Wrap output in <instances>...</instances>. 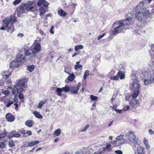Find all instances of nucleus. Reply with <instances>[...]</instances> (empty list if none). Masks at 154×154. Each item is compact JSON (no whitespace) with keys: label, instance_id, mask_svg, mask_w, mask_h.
Instances as JSON below:
<instances>
[{"label":"nucleus","instance_id":"0e129e2a","mask_svg":"<svg viewBox=\"0 0 154 154\" xmlns=\"http://www.w3.org/2000/svg\"><path fill=\"white\" fill-rule=\"evenodd\" d=\"M17 36L22 37L23 36V33H19L17 34Z\"/></svg>","mask_w":154,"mask_h":154},{"label":"nucleus","instance_id":"a19ab883","mask_svg":"<svg viewBox=\"0 0 154 154\" xmlns=\"http://www.w3.org/2000/svg\"><path fill=\"white\" fill-rule=\"evenodd\" d=\"M45 103V102L43 101H40L38 103V107L39 108H41L43 106V104H44Z\"/></svg>","mask_w":154,"mask_h":154},{"label":"nucleus","instance_id":"cd10ccee","mask_svg":"<svg viewBox=\"0 0 154 154\" xmlns=\"http://www.w3.org/2000/svg\"><path fill=\"white\" fill-rule=\"evenodd\" d=\"M25 124L27 126L31 127L33 126V121L31 120H27L25 122Z\"/></svg>","mask_w":154,"mask_h":154},{"label":"nucleus","instance_id":"6e6d98bb","mask_svg":"<svg viewBox=\"0 0 154 154\" xmlns=\"http://www.w3.org/2000/svg\"><path fill=\"white\" fill-rule=\"evenodd\" d=\"M34 8V6L32 5V6H31V7H30L28 10H27L28 11H32L33 10V8Z\"/></svg>","mask_w":154,"mask_h":154},{"label":"nucleus","instance_id":"aec40b11","mask_svg":"<svg viewBox=\"0 0 154 154\" xmlns=\"http://www.w3.org/2000/svg\"><path fill=\"white\" fill-rule=\"evenodd\" d=\"M34 1L28 2L26 3L25 4V6L26 7V10H27L30 7L34 5Z\"/></svg>","mask_w":154,"mask_h":154},{"label":"nucleus","instance_id":"ea45409f","mask_svg":"<svg viewBox=\"0 0 154 154\" xmlns=\"http://www.w3.org/2000/svg\"><path fill=\"white\" fill-rule=\"evenodd\" d=\"M17 99L16 97L15 96L14 97V98L13 99V101L14 102L16 103H14V105L15 106V108L16 109H17L18 107V105L17 103Z\"/></svg>","mask_w":154,"mask_h":154},{"label":"nucleus","instance_id":"2eb2a0df","mask_svg":"<svg viewBox=\"0 0 154 154\" xmlns=\"http://www.w3.org/2000/svg\"><path fill=\"white\" fill-rule=\"evenodd\" d=\"M5 117L7 121L9 122H13L15 119L14 117L11 113H7Z\"/></svg>","mask_w":154,"mask_h":154},{"label":"nucleus","instance_id":"680f3d73","mask_svg":"<svg viewBox=\"0 0 154 154\" xmlns=\"http://www.w3.org/2000/svg\"><path fill=\"white\" fill-rule=\"evenodd\" d=\"M112 108L115 111H116V110L117 106L116 105H114L112 107Z\"/></svg>","mask_w":154,"mask_h":154},{"label":"nucleus","instance_id":"4d7b16f0","mask_svg":"<svg viewBox=\"0 0 154 154\" xmlns=\"http://www.w3.org/2000/svg\"><path fill=\"white\" fill-rule=\"evenodd\" d=\"M115 152L117 154H122V152L121 150L115 151Z\"/></svg>","mask_w":154,"mask_h":154},{"label":"nucleus","instance_id":"f704fd0d","mask_svg":"<svg viewBox=\"0 0 154 154\" xmlns=\"http://www.w3.org/2000/svg\"><path fill=\"white\" fill-rule=\"evenodd\" d=\"M7 135V132L5 129L4 130V132L0 134V140L3 138Z\"/></svg>","mask_w":154,"mask_h":154},{"label":"nucleus","instance_id":"f3484780","mask_svg":"<svg viewBox=\"0 0 154 154\" xmlns=\"http://www.w3.org/2000/svg\"><path fill=\"white\" fill-rule=\"evenodd\" d=\"M123 137V135H121L119 136L118 137V138H119V140L112 141H111V143L113 144H116V143H118V144L119 145H121L122 143V140H120V139L122 138Z\"/></svg>","mask_w":154,"mask_h":154},{"label":"nucleus","instance_id":"f257e3e1","mask_svg":"<svg viewBox=\"0 0 154 154\" xmlns=\"http://www.w3.org/2000/svg\"><path fill=\"white\" fill-rule=\"evenodd\" d=\"M134 19L131 17H128L125 19L119 20L113 24V26H116L112 31V35H116L121 33L123 30L129 29L130 26L134 23Z\"/></svg>","mask_w":154,"mask_h":154},{"label":"nucleus","instance_id":"4be33fe9","mask_svg":"<svg viewBox=\"0 0 154 154\" xmlns=\"http://www.w3.org/2000/svg\"><path fill=\"white\" fill-rule=\"evenodd\" d=\"M153 75H151V76L150 77V79H145L144 81V84L146 85H148L151 84V83L153 82Z\"/></svg>","mask_w":154,"mask_h":154},{"label":"nucleus","instance_id":"13d9d810","mask_svg":"<svg viewBox=\"0 0 154 154\" xmlns=\"http://www.w3.org/2000/svg\"><path fill=\"white\" fill-rule=\"evenodd\" d=\"M38 31H39V33H40V34H41V35H45L44 32H43V31H42V30L39 29V30Z\"/></svg>","mask_w":154,"mask_h":154},{"label":"nucleus","instance_id":"423d86ee","mask_svg":"<svg viewBox=\"0 0 154 154\" xmlns=\"http://www.w3.org/2000/svg\"><path fill=\"white\" fill-rule=\"evenodd\" d=\"M24 50V56L26 57V56H28L30 60L32 59L33 57L36 56L35 54L33 53L32 49H25Z\"/></svg>","mask_w":154,"mask_h":154},{"label":"nucleus","instance_id":"4468645a","mask_svg":"<svg viewBox=\"0 0 154 154\" xmlns=\"http://www.w3.org/2000/svg\"><path fill=\"white\" fill-rule=\"evenodd\" d=\"M23 87H17L16 86H15L14 89L12 91V93L14 94L17 93H21L23 91Z\"/></svg>","mask_w":154,"mask_h":154},{"label":"nucleus","instance_id":"dca6fc26","mask_svg":"<svg viewBox=\"0 0 154 154\" xmlns=\"http://www.w3.org/2000/svg\"><path fill=\"white\" fill-rule=\"evenodd\" d=\"M41 49V46L39 43H37L34 46L33 50H32L33 52L34 53H35L39 52Z\"/></svg>","mask_w":154,"mask_h":154},{"label":"nucleus","instance_id":"603ef678","mask_svg":"<svg viewBox=\"0 0 154 154\" xmlns=\"http://www.w3.org/2000/svg\"><path fill=\"white\" fill-rule=\"evenodd\" d=\"M106 35L105 33H104L102 35H99L98 36V40H99L100 39L102 38Z\"/></svg>","mask_w":154,"mask_h":154},{"label":"nucleus","instance_id":"bf43d9fd","mask_svg":"<svg viewBox=\"0 0 154 154\" xmlns=\"http://www.w3.org/2000/svg\"><path fill=\"white\" fill-rule=\"evenodd\" d=\"M149 134L151 135L154 134V132L151 129H150L149 131Z\"/></svg>","mask_w":154,"mask_h":154},{"label":"nucleus","instance_id":"338daca9","mask_svg":"<svg viewBox=\"0 0 154 154\" xmlns=\"http://www.w3.org/2000/svg\"><path fill=\"white\" fill-rule=\"evenodd\" d=\"M28 146V144L27 143V144H26V143H25V144H24L23 145V147H29V146Z\"/></svg>","mask_w":154,"mask_h":154},{"label":"nucleus","instance_id":"c756f323","mask_svg":"<svg viewBox=\"0 0 154 154\" xmlns=\"http://www.w3.org/2000/svg\"><path fill=\"white\" fill-rule=\"evenodd\" d=\"M143 143L145 145L147 149H148L150 148V146L148 143V140L146 137L143 138Z\"/></svg>","mask_w":154,"mask_h":154},{"label":"nucleus","instance_id":"20e7f679","mask_svg":"<svg viewBox=\"0 0 154 154\" xmlns=\"http://www.w3.org/2000/svg\"><path fill=\"white\" fill-rule=\"evenodd\" d=\"M135 132L133 131H129L128 133L126 134L125 136L127 139L130 142L132 143V146L134 149H135L137 146L139 145L138 142V140L137 139L136 136L134 135Z\"/></svg>","mask_w":154,"mask_h":154},{"label":"nucleus","instance_id":"8fccbe9b","mask_svg":"<svg viewBox=\"0 0 154 154\" xmlns=\"http://www.w3.org/2000/svg\"><path fill=\"white\" fill-rule=\"evenodd\" d=\"M32 134V132L31 131H28L26 132L25 137H27Z\"/></svg>","mask_w":154,"mask_h":154},{"label":"nucleus","instance_id":"37998d69","mask_svg":"<svg viewBox=\"0 0 154 154\" xmlns=\"http://www.w3.org/2000/svg\"><path fill=\"white\" fill-rule=\"evenodd\" d=\"M82 67V66L81 64H75V66L74 69L77 70L79 69H80Z\"/></svg>","mask_w":154,"mask_h":154},{"label":"nucleus","instance_id":"4c0bfd02","mask_svg":"<svg viewBox=\"0 0 154 154\" xmlns=\"http://www.w3.org/2000/svg\"><path fill=\"white\" fill-rule=\"evenodd\" d=\"M90 71L89 70H86L83 76V79L84 80H85L87 76H88L89 75Z\"/></svg>","mask_w":154,"mask_h":154},{"label":"nucleus","instance_id":"7c9ffc66","mask_svg":"<svg viewBox=\"0 0 154 154\" xmlns=\"http://www.w3.org/2000/svg\"><path fill=\"white\" fill-rule=\"evenodd\" d=\"M10 66L11 68L17 67L19 66V65L16 63L15 61H12L10 63Z\"/></svg>","mask_w":154,"mask_h":154},{"label":"nucleus","instance_id":"473e14b6","mask_svg":"<svg viewBox=\"0 0 154 154\" xmlns=\"http://www.w3.org/2000/svg\"><path fill=\"white\" fill-rule=\"evenodd\" d=\"M8 146L9 147L12 148L15 146L14 142L13 140H10L8 143Z\"/></svg>","mask_w":154,"mask_h":154},{"label":"nucleus","instance_id":"1a4fd4ad","mask_svg":"<svg viewBox=\"0 0 154 154\" xmlns=\"http://www.w3.org/2000/svg\"><path fill=\"white\" fill-rule=\"evenodd\" d=\"M49 4V3L46 0H38L37 3V5L38 6H43V7L45 8L46 9H48Z\"/></svg>","mask_w":154,"mask_h":154},{"label":"nucleus","instance_id":"5701e85b","mask_svg":"<svg viewBox=\"0 0 154 154\" xmlns=\"http://www.w3.org/2000/svg\"><path fill=\"white\" fill-rule=\"evenodd\" d=\"M25 83V80L21 79L19 80L18 83L16 84V86L17 87H23Z\"/></svg>","mask_w":154,"mask_h":154},{"label":"nucleus","instance_id":"3c124183","mask_svg":"<svg viewBox=\"0 0 154 154\" xmlns=\"http://www.w3.org/2000/svg\"><path fill=\"white\" fill-rule=\"evenodd\" d=\"M20 9L21 10H26V7L25 6V4L23 5H20Z\"/></svg>","mask_w":154,"mask_h":154},{"label":"nucleus","instance_id":"393cba45","mask_svg":"<svg viewBox=\"0 0 154 154\" xmlns=\"http://www.w3.org/2000/svg\"><path fill=\"white\" fill-rule=\"evenodd\" d=\"M61 132V130L60 128L58 129L55 130L54 131V133L53 135H54V137L56 136H59Z\"/></svg>","mask_w":154,"mask_h":154},{"label":"nucleus","instance_id":"7ed1b4c3","mask_svg":"<svg viewBox=\"0 0 154 154\" xmlns=\"http://www.w3.org/2000/svg\"><path fill=\"white\" fill-rule=\"evenodd\" d=\"M151 15L149 11L146 10L144 12L141 11L137 12L135 14V17L139 21L145 23L147 18Z\"/></svg>","mask_w":154,"mask_h":154},{"label":"nucleus","instance_id":"6e6552de","mask_svg":"<svg viewBox=\"0 0 154 154\" xmlns=\"http://www.w3.org/2000/svg\"><path fill=\"white\" fill-rule=\"evenodd\" d=\"M125 75L124 72L119 71L116 76H114L112 79L113 80L117 81L119 80V78L121 79H125Z\"/></svg>","mask_w":154,"mask_h":154},{"label":"nucleus","instance_id":"b1692460","mask_svg":"<svg viewBox=\"0 0 154 154\" xmlns=\"http://www.w3.org/2000/svg\"><path fill=\"white\" fill-rule=\"evenodd\" d=\"M39 143L38 140H33L31 142L27 143L28 144V146L29 147H32L36 144H38Z\"/></svg>","mask_w":154,"mask_h":154},{"label":"nucleus","instance_id":"f8f14e48","mask_svg":"<svg viewBox=\"0 0 154 154\" xmlns=\"http://www.w3.org/2000/svg\"><path fill=\"white\" fill-rule=\"evenodd\" d=\"M146 0H143L142 1H141L140 3L136 6L134 9V10L136 12L141 11H142V9L145 2L146 1Z\"/></svg>","mask_w":154,"mask_h":154},{"label":"nucleus","instance_id":"72a5a7b5","mask_svg":"<svg viewBox=\"0 0 154 154\" xmlns=\"http://www.w3.org/2000/svg\"><path fill=\"white\" fill-rule=\"evenodd\" d=\"M111 146L110 144H107L105 148H103V150L101 151L102 153L104 151L106 150H109L111 149Z\"/></svg>","mask_w":154,"mask_h":154},{"label":"nucleus","instance_id":"052dcab7","mask_svg":"<svg viewBox=\"0 0 154 154\" xmlns=\"http://www.w3.org/2000/svg\"><path fill=\"white\" fill-rule=\"evenodd\" d=\"M85 89V87L83 85H82L81 90H80L82 92H83Z\"/></svg>","mask_w":154,"mask_h":154},{"label":"nucleus","instance_id":"9d476101","mask_svg":"<svg viewBox=\"0 0 154 154\" xmlns=\"http://www.w3.org/2000/svg\"><path fill=\"white\" fill-rule=\"evenodd\" d=\"M81 85V82H79L77 85L72 86L71 88V92L74 94H77Z\"/></svg>","mask_w":154,"mask_h":154},{"label":"nucleus","instance_id":"49530a36","mask_svg":"<svg viewBox=\"0 0 154 154\" xmlns=\"http://www.w3.org/2000/svg\"><path fill=\"white\" fill-rule=\"evenodd\" d=\"M89 125L88 124L86 125V126L81 131V132H85L87 129L89 127Z\"/></svg>","mask_w":154,"mask_h":154},{"label":"nucleus","instance_id":"9b49d317","mask_svg":"<svg viewBox=\"0 0 154 154\" xmlns=\"http://www.w3.org/2000/svg\"><path fill=\"white\" fill-rule=\"evenodd\" d=\"M27 59L26 57L23 56L22 54L17 55L16 56V61L18 62L23 63L25 62H27Z\"/></svg>","mask_w":154,"mask_h":154},{"label":"nucleus","instance_id":"864d4df0","mask_svg":"<svg viewBox=\"0 0 154 154\" xmlns=\"http://www.w3.org/2000/svg\"><path fill=\"white\" fill-rule=\"evenodd\" d=\"M20 132L21 134H23L25 136L26 134V130L24 129L21 130L20 131Z\"/></svg>","mask_w":154,"mask_h":154},{"label":"nucleus","instance_id":"c03bdc74","mask_svg":"<svg viewBox=\"0 0 154 154\" xmlns=\"http://www.w3.org/2000/svg\"><path fill=\"white\" fill-rule=\"evenodd\" d=\"M21 1V0H15L13 2V4L14 5H16L19 4Z\"/></svg>","mask_w":154,"mask_h":154},{"label":"nucleus","instance_id":"de8ad7c7","mask_svg":"<svg viewBox=\"0 0 154 154\" xmlns=\"http://www.w3.org/2000/svg\"><path fill=\"white\" fill-rule=\"evenodd\" d=\"M90 98L93 100H96L97 99V97L93 95H91L90 96Z\"/></svg>","mask_w":154,"mask_h":154},{"label":"nucleus","instance_id":"0eeeda50","mask_svg":"<svg viewBox=\"0 0 154 154\" xmlns=\"http://www.w3.org/2000/svg\"><path fill=\"white\" fill-rule=\"evenodd\" d=\"M69 91V87L65 86V87H63L62 88H57L55 90L57 94L59 96H62V94L61 92H67Z\"/></svg>","mask_w":154,"mask_h":154},{"label":"nucleus","instance_id":"a878e982","mask_svg":"<svg viewBox=\"0 0 154 154\" xmlns=\"http://www.w3.org/2000/svg\"><path fill=\"white\" fill-rule=\"evenodd\" d=\"M44 7H41L39 8V15L41 16L43 14H45L46 12V8Z\"/></svg>","mask_w":154,"mask_h":154},{"label":"nucleus","instance_id":"79ce46f5","mask_svg":"<svg viewBox=\"0 0 154 154\" xmlns=\"http://www.w3.org/2000/svg\"><path fill=\"white\" fill-rule=\"evenodd\" d=\"M13 101H11V100H8V103L6 105V106L7 107H10L11 106V105L13 104Z\"/></svg>","mask_w":154,"mask_h":154},{"label":"nucleus","instance_id":"774afa93","mask_svg":"<svg viewBox=\"0 0 154 154\" xmlns=\"http://www.w3.org/2000/svg\"><path fill=\"white\" fill-rule=\"evenodd\" d=\"M78 54L76 52H75V53H74L72 55V57H75L76 55H77Z\"/></svg>","mask_w":154,"mask_h":154},{"label":"nucleus","instance_id":"39448f33","mask_svg":"<svg viewBox=\"0 0 154 154\" xmlns=\"http://www.w3.org/2000/svg\"><path fill=\"white\" fill-rule=\"evenodd\" d=\"M133 87L134 89V92L131 95L132 98L135 99L138 96L140 92V86L137 80H134L133 83Z\"/></svg>","mask_w":154,"mask_h":154},{"label":"nucleus","instance_id":"c9c22d12","mask_svg":"<svg viewBox=\"0 0 154 154\" xmlns=\"http://www.w3.org/2000/svg\"><path fill=\"white\" fill-rule=\"evenodd\" d=\"M75 78V75L73 73L70 74L68 76V80L71 82Z\"/></svg>","mask_w":154,"mask_h":154},{"label":"nucleus","instance_id":"2f4dec72","mask_svg":"<svg viewBox=\"0 0 154 154\" xmlns=\"http://www.w3.org/2000/svg\"><path fill=\"white\" fill-rule=\"evenodd\" d=\"M2 141L0 142V149H2L5 147V143L6 141L5 139H3Z\"/></svg>","mask_w":154,"mask_h":154},{"label":"nucleus","instance_id":"c85d7f7f","mask_svg":"<svg viewBox=\"0 0 154 154\" xmlns=\"http://www.w3.org/2000/svg\"><path fill=\"white\" fill-rule=\"evenodd\" d=\"M33 114L38 119H42L43 118L42 116L40 114L39 112L36 111H34L33 112Z\"/></svg>","mask_w":154,"mask_h":154},{"label":"nucleus","instance_id":"a211bd4d","mask_svg":"<svg viewBox=\"0 0 154 154\" xmlns=\"http://www.w3.org/2000/svg\"><path fill=\"white\" fill-rule=\"evenodd\" d=\"M3 77L4 79H7L11 75V72L8 70H6L3 71L2 73Z\"/></svg>","mask_w":154,"mask_h":154},{"label":"nucleus","instance_id":"58836bf2","mask_svg":"<svg viewBox=\"0 0 154 154\" xmlns=\"http://www.w3.org/2000/svg\"><path fill=\"white\" fill-rule=\"evenodd\" d=\"M35 68L34 66L32 65L31 66H27V69L30 72H32Z\"/></svg>","mask_w":154,"mask_h":154},{"label":"nucleus","instance_id":"ddd939ff","mask_svg":"<svg viewBox=\"0 0 154 154\" xmlns=\"http://www.w3.org/2000/svg\"><path fill=\"white\" fill-rule=\"evenodd\" d=\"M137 146L136 151L137 154H146V149L141 146Z\"/></svg>","mask_w":154,"mask_h":154},{"label":"nucleus","instance_id":"6ab92c4d","mask_svg":"<svg viewBox=\"0 0 154 154\" xmlns=\"http://www.w3.org/2000/svg\"><path fill=\"white\" fill-rule=\"evenodd\" d=\"M11 133L12 135H7V137L9 139H11L13 137H19L20 136V134L17 133H14V131H13Z\"/></svg>","mask_w":154,"mask_h":154},{"label":"nucleus","instance_id":"e2e57ef3","mask_svg":"<svg viewBox=\"0 0 154 154\" xmlns=\"http://www.w3.org/2000/svg\"><path fill=\"white\" fill-rule=\"evenodd\" d=\"M129 107L128 106H127L124 108V109L126 111L129 109Z\"/></svg>","mask_w":154,"mask_h":154},{"label":"nucleus","instance_id":"412c9836","mask_svg":"<svg viewBox=\"0 0 154 154\" xmlns=\"http://www.w3.org/2000/svg\"><path fill=\"white\" fill-rule=\"evenodd\" d=\"M130 104L131 106L133 108L138 106L139 105V103L138 101L135 100H133L131 101Z\"/></svg>","mask_w":154,"mask_h":154},{"label":"nucleus","instance_id":"5fc2aeb1","mask_svg":"<svg viewBox=\"0 0 154 154\" xmlns=\"http://www.w3.org/2000/svg\"><path fill=\"white\" fill-rule=\"evenodd\" d=\"M54 28V26H51V28L50 30V32L52 34H53L54 33V32L53 31V29Z\"/></svg>","mask_w":154,"mask_h":154},{"label":"nucleus","instance_id":"f03ea898","mask_svg":"<svg viewBox=\"0 0 154 154\" xmlns=\"http://www.w3.org/2000/svg\"><path fill=\"white\" fill-rule=\"evenodd\" d=\"M17 21L15 14L11 15L9 18L5 19L2 21V25L4 27H7L8 32L12 33L14 30V23Z\"/></svg>","mask_w":154,"mask_h":154},{"label":"nucleus","instance_id":"09e8293b","mask_svg":"<svg viewBox=\"0 0 154 154\" xmlns=\"http://www.w3.org/2000/svg\"><path fill=\"white\" fill-rule=\"evenodd\" d=\"M18 97L20 99H23L24 98V96L23 94L19 93L18 95Z\"/></svg>","mask_w":154,"mask_h":154},{"label":"nucleus","instance_id":"e433bc0d","mask_svg":"<svg viewBox=\"0 0 154 154\" xmlns=\"http://www.w3.org/2000/svg\"><path fill=\"white\" fill-rule=\"evenodd\" d=\"M83 47L82 45H76L75 47V51H77L79 49H82L83 48Z\"/></svg>","mask_w":154,"mask_h":154},{"label":"nucleus","instance_id":"69168bd1","mask_svg":"<svg viewBox=\"0 0 154 154\" xmlns=\"http://www.w3.org/2000/svg\"><path fill=\"white\" fill-rule=\"evenodd\" d=\"M113 121H110L108 124V127H110L113 124Z\"/></svg>","mask_w":154,"mask_h":154},{"label":"nucleus","instance_id":"a18cd8bd","mask_svg":"<svg viewBox=\"0 0 154 154\" xmlns=\"http://www.w3.org/2000/svg\"><path fill=\"white\" fill-rule=\"evenodd\" d=\"M10 92L8 90H5L3 92V93L6 96H8L10 94Z\"/></svg>","mask_w":154,"mask_h":154},{"label":"nucleus","instance_id":"bb28decb","mask_svg":"<svg viewBox=\"0 0 154 154\" xmlns=\"http://www.w3.org/2000/svg\"><path fill=\"white\" fill-rule=\"evenodd\" d=\"M58 14L61 16H65L67 14V13L63 9H60L57 11Z\"/></svg>","mask_w":154,"mask_h":154}]
</instances>
